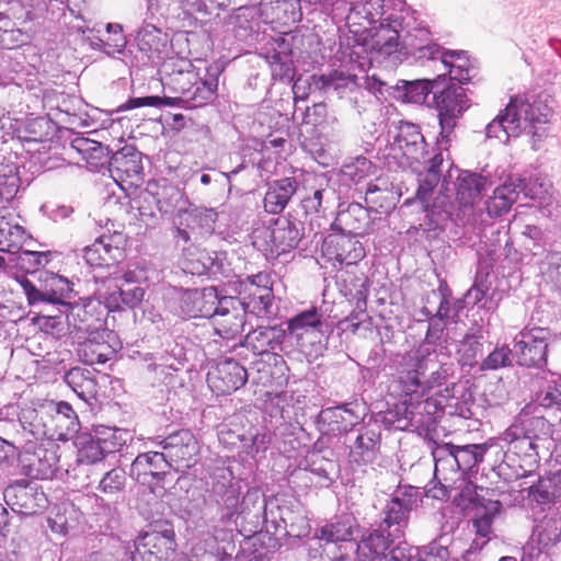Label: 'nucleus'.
<instances>
[{"instance_id":"1","label":"nucleus","mask_w":561,"mask_h":561,"mask_svg":"<svg viewBox=\"0 0 561 561\" xmlns=\"http://www.w3.org/2000/svg\"><path fill=\"white\" fill-rule=\"evenodd\" d=\"M427 147L419 125L400 122L388 157L397 160L398 167L411 168L416 175L417 187L413 196L404 199L401 208L425 211L424 227L437 232L451 218L449 199L444 195L432 198L442 180L443 152L449 149H440L437 145L432 150Z\"/></svg>"},{"instance_id":"2","label":"nucleus","mask_w":561,"mask_h":561,"mask_svg":"<svg viewBox=\"0 0 561 561\" xmlns=\"http://www.w3.org/2000/svg\"><path fill=\"white\" fill-rule=\"evenodd\" d=\"M226 62L216 60L208 65L202 75L191 60L169 58L164 60L158 72L164 90L178 96L147 95L129 98L121 104L119 111H131L144 106H180L187 110L203 107L217 96L219 81L225 71Z\"/></svg>"},{"instance_id":"3","label":"nucleus","mask_w":561,"mask_h":561,"mask_svg":"<svg viewBox=\"0 0 561 561\" xmlns=\"http://www.w3.org/2000/svg\"><path fill=\"white\" fill-rule=\"evenodd\" d=\"M213 482L209 490V506L215 507L216 522L224 528L236 531L243 538H250L255 533L247 529L244 522L251 513L259 516L260 511L266 506L264 494L259 488H249L242 494V480L237 479L229 467L216 468L211 476Z\"/></svg>"},{"instance_id":"4","label":"nucleus","mask_w":561,"mask_h":561,"mask_svg":"<svg viewBox=\"0 0 561 561\" xmlns=\"http://www.w3.org/2000/svg\"><path fill=\"white\" fill-rule=\"evenodd\" d=\"M552 113L541 94H518L486 126V138L506 144L522 133L531 135L535 141L547 136L546 125Z\"/></svg>"},{"instance_id":"5","label":"nucleus","mask_w":561,"mask_h":561,"mask_svg":"<svg viewBox=\"0 0 561 561\" xmlns=\"http://www.w3.org/2000/svg\"><path fill=\"white\" fill-rule=\"evenodd\" d=\"M456 171L458 172V175L456 178V182L454 183L455 201H453L451 196L447 194V192H449L448 179L453 178L451 170L448 171L447 175L442 174V180L439 182L442 183V188L436 194L434 191L432 195V198H435L438 195L446 196L453 206L450 210L451 218L446 222V225H444V228L440 231H437L436 233V231H430L424 227L425 211L408 209L410 214L422 215V218H419V226L420 229L426 233L427 239L438 238L439 234L446 230L449 224H453L457 227L463 225V216L467 214V211L470 210L474 202L481 198L483 193L494 184L489 175L476 173L469 170L456 169Z\"/></svg>"},{"instance_id":"6","label":"nucleus","mask_w":561,"mask_h":561,"mask_svg":"<svg viewBox=\"0 0 561 561\" xmlns=\"http://www.w3.org/2000/svg\"><path fill=\"white\" fill-rule=\"evenodd\" d=\"M492 440L457 445L451 442H435L432 456L436 476L442 473L446 482L471 481L479 472Z\"/></svg>"},{"instance_id":"7","label":"nucleus","mask_w":561,"mask_h":561,"mask_svg":"<svg viewBox=\"0 0 561 561\" xmlns=\"http://www.w3.org/2000/svg\"><path fill=\"white\" fill-rule=\"evenodd\" d=\"M335 284L340 294L353 305L347 317L340 320L336 328L341 332L356 333L359 328L369 330L373 318L367 310L370 279L358 265L339 268Z\"/></svg>"},{"instance_id":"8","label":"nucleus","mask_w":561,"mask_h":561,"mask_svg":"<svg viewBox=\"0 0 561 561\" xmlns=\"http://www.w3.org/2000/svg\"><path fill=\"white\" fill-rule=\"evenodd\" d=\"M170 302L175 314L183 319L222 318L227 319L229 307L234 300L228 299L226 290L217 286L204 288L173 287Z\"/></svg>"},{"instance_id":"9","label":"nucleus","mask_w":561,"mask_h":561,"mask_svg":"<svg viewBox=\"0 0 561 561\" xmlns=\"http://www.w3.org/2000/svg\"><path fill=\"white\" fill-rule=\"evenodd\" d=\"M431 100L427 106L437 112L439 125L435 145L440 149H449L456 139L455 128L469 108L470 100L461 85L454 82L446 83V80L439 88L434 89Z\"/></svg>"},{"instance_id":"10","label":"nucleus","mask_w":561,"mask_h":561,"mask_svg":"<svg viewBox=\"0 0 561 561\" xmlns=\"http://www.w3.org/2000/svg\"><path fill=\"white\" fill-rule=\"evenodd\" d=\"M554 425L542 415L523 410L505 430L502 439L513 445V450L535 453L543 456L553 444Z\"/></svg>"},{"instance_id":"11","label":"nucleus","mask_w":561,"mask_h":561,"mask_svg":"<svg viewBox=\"0 0 561 561\" xmlns=\"http://www.w3.org/2000/svg\"><path fill=\"white\" fill-rule=\"evenodd\" d=\"M304 233L305 224L289 214L278 217L270 227L255 229L252 233V244L267 261H274L295 250Z\"/></svg>"},{"instance_id":"12","label":"nucleus","mask_w":561,"mask_h":561,"mask_svg":"<svg viewBox=\"0 0 561 561\" xmlns=\"http://www.w3.org/2000/svg\"><path fill=\"white\" fill-rule=\"evenodd\" d=\"M228 299L234 300L236 304H232V308L229 307L227 319L217 321L215 328V333L222 339L234 341L243 330L247 316L270 319L276 314L274 291L247 290L242 297L228 295Z\"/></svg>"},{"instance_id":"13","label":"nucleus","mask_w":561,"mask_h":561,"mask_svg":"<svg viewBox=\"0 0 561 561\" xmlns=\"http://www.w3.org/2000/svg\"><path fill=\"white\" fill-rule=\"evenodd\" d=\"M130 438L127 430L98 425L92 431L81 428L70 440L76 448L77 462L94 465L119 451Z\"/></svg>"},{"instance_id":"14","label":"nucleus","mask_w":561,"mask_h":561,"mask_svg":"<svg viewBox=\"0 0 561 561\" xmlns=\"http://www.w3.org/2000/svg\"><path fill=\"white\" fill-rule=\"evenodd\" d=\"M547 193L548 183L537 174L528 172L508 174L485 202V210L491 218L501 217L511 210L520 194L525 198L540 199Z\"/></svg>"},{"instance_id":"15","label":"nucleus","mask_w":561,"mask_h":561,"mask_svg":"<svg viewBox=\"0 0 561 561\" xmlns=\"http://www.w3.org/2000/svg\"><path fill=\"white\" fill-rule=\"evenodd\" d=\"M416 27V11L402 8L374 22L365 30L364 44L370 50L380 55L390 56L403 44V35Z\"/></svg>"},{"instance_id":"16","label":"nucleus","mask_w":561,"mask_h":561,"mask_svg":"<svg viewBox=\"0 0 561 561\" xmlns=\"http://www.w3.org/2000/svg\"><path fill=\"white\" fill-rule=\"evenodd\" d=\"M360 534V526L351 514L336 516L334 520L327 523L314 530L309 539V556L327 554L328 559L335 554L346 552V543L355 542Z\"/></svg>"},{"instance_id":"17","label":"nucleus","mask_w":561,"mask_h":561,"mask_svg":"<svg viewBox=\"0 0 561 561\" xmlns=\"http://www.w3.org/2000/svg\"><path fill=\"white\" fill-rule=\"evenodd\" d=\"M19 283L27 299L28 305H45L47 307L69 306V301L76 298L73 283L59 274L42 270L38 276L39 285L34 284L26 276H22Z\"/></svg>"},{"instance_id":"18","label":"nucleus","mask_w":561,"mask_h":561,"mask_svg":"<svg viewBox=\"0 0 561 561\" xmlns=\"http://www.w3.org/2000/svg\"><path fill=\"white\" fill-rule=\"evenodd\" d=\"M256 516V522L250 533L270 535V539L278 542L284 538H308L307 545L309 546L311 526L309 519L301 515L295 514L288 507L276 506L273 508L264 507L262 513V520Z\"/></svg>"},{"instance_id":"19","label":"nucleus","mask_w":561,"mask_h":561,"mask_svg":"<svg viewBox=\"0 0 561 561\" xmlns=\"http://www.w3.org/2000/svg\"><path fill=\"white\" fill-rule=\"evenodd\" d=\"M229 352L232 356L224 357L207 375L209 388L217 396H227L239 390L249 378L247 368L241 363L247 359L248 346L241 342L240 336L238 342L229 346Z\"/></svg>"},{"instance_id":"20","label":"nucleus","mask_w":561,"mask_h":561,"mask_svg":"<svg viewBox=\"0 0 561 561\" xmlns=\"http://www.w3.org/2000/svg\"><path fill=\"white\" fill-rule=\"evenodd\" d=\"M420 501L419 488L412 485L398 488L382 507L378 526L394 538H404L411 512L419 506Z\"/></svg>"},{"instance_id":"21","label":"nucleus","mask_w":561,"mask_h":561,"mask_svg":"<svg viewBox=\"0 0 561 561\" xmlns=\"http://www.w3.org/2000/svg\"><path fill=\"white\" fill-rule=\"evenodd\" d=\"M175 548L173 525L168 520L157 522L150 531L135 539L129 561H167Z\"/></svg>"},{"instance_id":"22","label":"nucleus","mask_w":561,"mask_h":561,"mask_svg":"<svg viewBox=\"0 0 561 561\" xmlns=\"http://www.w3.org/2000/svg\"><path fill=\"white\" fill-rule=\"evenodd\" d=\"M146 444L159 447L175 471L191 468L197 461L199 446L191 430L181 428L169 433L167 436H152L148 438Z\"/></svg>"},{"instance_id":"23","label":"nucleus","mask_w":561,"mask_h":561,"mask_svg":"<svg viewBox=\"0 0 561 561\" xmlns=\"http://www.w3.org/2000/svg\"><path fill=\"white\" fill-rule=\"evenodd\" d=\"M550 340L551 332L548 328H524L513 340L516 364L527 368L546 367Z\"/></svg>"},{"instance_id":"24","label":"nucleus","mask_w":561,"mask_h":561,"mask_svg":"<svg viewBox=\"0 0 561 561\" xmlns=\"http://www.w3.org/2000/svg\"><path fill=\"white\" fill-rule=\"evenodd\" d=\"M359 540L344 546V554L330 557V561H381L386 551L397 541L398 538L385 529L376 528L363 529L360 527Z\"/></svg>"},{"instance_id":"25","label":"nucleus","mask_w":561,"mask_h":561,"mask_svg":"<svg viewBox=\"0 0 561 561\" xmlns=\"http://www.w3.org/2000/svg\"><path fill=\"white\" fill-rule=\"evenodd\" d=\"M368 413V407L363 400H353L334 407L322 409L318 423L321 431L334 436L355 432L356 425H359Z\"/></svg>"},{"instance_id":"26","label":"nucleus","mask_w":561,"mask_h":561,"mask_svg":"<svg viewBox=\"0 0 561 561\" xmlns=\"http://www.w3.org/2000/svg\"><path fill=\"white\" fill-rule=\"evenodd\" d=\"M337 198L332 178L328 173L316 174L302 187L299 208L306 217L321 218L334 207Z\"/></svg>"},{"instance_id":"27","label":"nucleus","mask_w":561,"mask_h":561,"mask_svg":"<svg viewBox=\"0 0 561 561\" xmlns=\"http://www.w3.org/2000/svg\"><path fill=\"white\" fill-rule=\"evenodd\" d=\"M371 214H378L373 206L365 207L356 202L340 203L330 229L337 234L364 237L375 229V217Z\"/></svg>"},{"instance_id":"28","label":"nucleus","mask_w":561,"mask_h":561,"mask_svg":"<svg viewBox=\"0 0 561 561\" xmlns=\"http://www.w3.org/2000/svg\"><path fill=\"white\" fill-rule=\"evenodd\" d=\"M7 505L20 515H35L48 506V499L38 482L20 479L3 491Z\"/></svg>"},{"instance_id":"29","label":"nucleus","mask_w":561,"mask_h":561,"mask_svg":"<svg viewBox=\"0 0 561 561\" xmlns=\"http://www.w3.org/2000/svg\"><path fill=\"white\" fill-rule=\"evenodd\" d=\"M171 466L159 450L140 453L130 466V476L142 485H147L152 492L157 489H165L172 481Z\"/></svg>"},{"instance_id":"30","label":"nucleus","mask_w":561,"mask_h":561,"mask_svg":"<svg viewBox=\"0 0 561 561\" xmlns=\"http://www.w3.org/2000/svg\"><path fill=\"white\" fill-rule=\"evenodd\" d=\"M344 445L348 448V462L358 468L373 466L381 447V434L378 427L360 425L355 432L347 433Z\"/></svg>"},{"instance_id":"31","label":"nucleus","mask_w":561,"mask_h":561,"mask_svg":"<svg viewBox=\"0 0 561 561\" xmlns=\"http://www.w3.org/2000/svg\"><path fill=\"white\" fill-rule=\"evenodd\" d=\"M154 204L162 215L180 216L192 206L185 193L165 179L148 183L145 192L139 196V202Z\"/></svg>"},{"instance_id":"32","label":"nucleus","mask_w":561,"mask_h":561,"mask_svg":"<svg viewBox=\"0 0 561 561\" xmlns=\"http://www.w3.org/2000/svg\"><path fill=\"white\" fill-rule=\"evenodd\" d=\"M133 277V272H126L108 280L106 291L101 295L107 312L135 309L141 304L145 289Z\"/></svg>"},{"instance_id":"33","label":"nucleus","mask_w":561,"mask_h":561,"mask_svg":"<svg viewBox=\"0 0 561 561\" xmlns=\"http://www.w3.org/2000/svg\"><path fill=\"white\" fill-rule=\"evenodd\" d=\"M182 270L194 276L228 277L231 268L227 252L209 251L199 247L182 255Z\"/></svg>"},{"instance_id":"34","label":"nucleus","mask_w":561,"mask_h":561,"mask_svg":"<svg viewBox=\"0 0 561 561\" xmlns=\"http://www.w3.org/2000/svg\"><path fill=\"white\" fill-rule=\"evenodd\" d=\"M432 366L428 359H421L419 348L413 356H409L404 367L398 371V388L410 404L414 401L419 402L427 394L424 377Z\"/></svg>"},{"instance_id":"35","label":"nucleus","mask_w":561,"mask_h":561,"mask_svg":"<svg viewBox=\"0 0 561 561\" xmlns=\"http://www.w3.org/2000/svg\"><path fill=\"white\" fill-rule=\"evenodd\" d=\"M348 237L337 233L328 234L321 244L322 255L333 265L339 264V268L350 267L351 265H358L365 255V248L362 242Z\"/></svg>"},{"instance_id":"36","label":"nucleus","mask_w":561,"mask_h":561,"mask_svg":"<svg viewBox=\"0 0 561 561\" xmlns=\"http://www.w3.org/2000/svg\"><path fill=\"white\" fill-rule=\"evenodd\" d=\"M245 341L255 355L272 354L282 358L291 351L283 324L257 325L247 334Z\"/></svg>"},{"instance_id":"37","label":"nucleus","mask_w":561,"mask_h":561,"mask_svg":"<svg viewBox=\"0 0 561 561\" xmlns=\"http://www.w3.org/2000/svg\"><path fill=\"white\" fill-rule=\"evenodd\" d=\"M142 171V154L134 145L126 144L113 150L107 172L122 188L123 183L128 180L130 185L140 181Z\"/></svg>"},{"instance_id":"38","label":"nucleus","mask_w":561,"mask_h":561,"mask_svg":"<svg viewBox=\"0 0 561 561\" xmlns=\"http://www.w3.org/2000/svg\"><path fill=\"white\" fill-rule=\"evenodd\" d=\"M54 400L36 399L20 407L18 423L22 430L38 439H49Z\"/></svg>"},{"instance_id":"39","label":"nucleus","mask_w":561,"mask_h":561,"mask_svg":"<svg viewBox=\"0 0 561 561\" xmlns=\"http://www.w3.org/2000/svg\"><path fill=\"white\" fill-rule=\"evenodd\" d=\"M402 49L405 54L413 57L414 60L424 62L425 60L439 61L440 54L445 50L437 43L432 42L431 32L422 21L416 16V27L403 35Z\"/></svg>"},{"instance_id":"40","label":"nucleus","mask_w":561,"mask_h":561,"mask_svg":"<svg viewBox=\"0 0 561 561\" xmlns=\"http://www.w3.org/2000/svg\"><path fill=\"white\" fill-rule=\"evenodd\" d=\"M446 80V75H437L433 79L398 80L387 90L397 101L411 104L428 103V96L434 89L439 88Z\"/></svg>"},{"instance_id":"41","label":"nucleus","mask_w":561,"mask_h":561,"mask_svg":"<svg viewBox=\"0 0 561 561\" xmlns=\"http://www.w3.org/2000/svg\"><path fill=\"white\" fill-rule=\"evenodd\" d=\"M504 453L502 462L499 465V474L504 480L514 481L529 478L536 474L539 468L541 456L535 453L513 450V445Z\"/></svg>"},{"instance_id":"42","label":"nucleus","mask_w":561,"mask_h":561,"mask_svg":"<svg viewBox=\"0 0 561 561\" xmlns=\"http://www.w3.org/2000/svg\"><path fill=\"white\" fill-rule=\"evenodd\" d=\"M490 331L483 325L471 327L460 340L457 354L458 362L462 367L473 368L480 366L485 350H489L492 343L489 341Z\"/></svg>"},{"instance_id":"43","label":"nucleus","mask_w":561,"mask_h":561,"mask_svg":"<svg viewBox=\"0 0 561 561\" xmlns=\"http://www.w3.org/2000/svg\"><path fill=\"white\" fill-rule=\"evenodd\" d=\"M114 237L102 234L88 247H84L82 257L88 266L93 270H110L123 259V250L119 245L113 244Z\"/></svg>"},{"instance_id":"44","label":"nucleus","mask_w":561,"mask_h":561,"mask_svg":"<svg viewBox=\"0 0 561 561\" xmlns=\"http://www.w3.org/2000/svg\"><path fill=\"white\" fill-rule=\"evenodd\" d=\"M440 65L444 67L449 82L457 81L462 85L478 77L479 67L476 59H470L466 50L445 49L440 54Z\"/></svg>"},{"instance_id":"45","label":"nucleus","mask_w":561,"mask_h":561,"mask_svg":"<svg viewBox=\"0 0 561 561\" xmlns=\"http://www.w3.org/2000/svg\"><path fill=\"white\" fill-rule=\"evenodd\" d=\"M184 343V337L173 339L169 336L162 343L160 352L146 353L144 360L148 363V370L157 371L158 368L165 367L178 371L187 362Z\"/></svg>"},{"instance_id":"46","label":"nucleus","mask_w":561,"mask_h":561,"mask_svg":"<svg viewBox=\"0 0 561 561\" xmlns=\"http://www.w3.org/2000/svg\"><path fill=\"white\" fill-rule=\"evenodd\" d=\"M70 146L87 162L93 172L107 171L113 149L103 145L101 141L84 137L82 134H73L70 139Z\"/></svg>"},{"instance_id":"47","label":"nucleus","mask_w":561,"mask_h":561,"mask_svg":"<svg viewBox=\"0 0 561 561\" xmlns=\"http://www.w3.org/2000/svg\"><path fill=\"white\" fill-rule=\"evenodd\" d=\"M53 407L49 439L68 442L81 430L78 414L67 401L54 400Z\"/></svg>"},{"instance_id":"48","label":"nucleus","mask_w":561,"mask_h":561,"mask_svg":"<svg viewBox=\"0 0 561 561\" xmlns=\"http://www.w3.org/2000/svg\"><path fill=\"white\" fill-rule=\"evenodd\" d=\"M64 381L88 407L93 409L98 405L99 385L92 370L79 366L72 367L65 373Z\"/></svg>"},{"instance_id":"49","label":"nucleus","mask_w":561,"mask_h":561,"mask_svg":"<svg viewBox=\"0 0 561 561\" xmlns=\"http://www.w3.org/2000/svg\"><path fill=\"white\" fill-rule=\"evenodd\" d=\"M300 185L301 181L296 175L285 176L268 183L264 196L265 210L271 214L283 211L293 196L299 192Z\"/></svg>"},{"instance_id":"50","label":"nucleus","mask_w":561,"mask_h":561,"mask_svg":"<svg viewBox=\"0 0 561 561\" xmlns=\"http://www.w3.org/2000/svg\"><path fill=\"white\" fill-rule=\"evenodd\" d=\"M421 359H428L433 364L424 377V385L427 394L435 388L445 386V389H451L456 386L455 375L456 365L453 362L439 363L437 360V353L434 350L432 353L428 350L420 347Z\"/></svg>"},{"instance_id":"51","label":"nucleus","mask_w":561,"mask_h":561,"mask_svg":"<svg viewBox=\"0 0 561 561\" xmlns=\"http://www.w3.org/2000/svg\"><path fill=\"white\" fill-rule=\"evenodd\" d=\"M327 320L321 309L310 307L304 309L293 317L288 318L285 322L286 333L290 346L304 340L308 333L317 328L323 327V321Z\"/></svg>"},{"instance_id":"52","label":"nucleus","mask_w":561,"mask_h":561,"mask_svg":"<svg viewBox=\"0 0 561 561\" xmlns=\"http://www.w3.org/2000/svg\"><path fill=\"white\" fill-rule=\"evenodd\" d=\"M103 304V300L93 298V297H84V298H72L69 301V306L62 308V312H65L67 322L73 323L76 328L79 330H90L95 328L94 321H100V318L96 317V309Z\"/></svg>"},{"instance_id":"53","label":"nucleus","mask_w":561,"mask_h":561,"mask_svg":"<svg viewBox=\"0 0 561 561\" xmlns=\"http://www.w3.org/2000/svg\"><path fill=\"white\" fill-rule=\"evenodd\" d=\"M311 471V479L316 483V488H331L341 476V466L337 459L329 458L321 453H311L306 459Z\"/></svg>"},{"instance_id":"54","label":"nucleus","mask_w":561,"mask_h":561,"mask_svg":"<svg viewBox=\"0 0 561 561\" xmlns=\"http://www.w3.org/2000/svg\"><path fill=\"white\" fill-rule=\"evenodd\" d=\"M58 446L50 444V448L43 445L35 448L28 458L27 474L37 480H48L56 477L59 467Z\"/></svg>"},{"instance_id":"55","label":"nucleus","mask_w":561,"mask_h":561,"mask_svg":"<svg viewBox=\"0 0 561 561\" xmlns=\"http://www.w3.org/2000/svg\"><path fill=\"white\" fill-rule=\"evenodd\" d=\"M57 124L48 116H27L16 128L22 142H45L57 133Z\"/></svg>"},{"instance_id":"56","label":"nucleus","mask_w":561,"mask_h":561,"mask_svg":"<svg viewBox=\"0 0 561 561\" xmlns=\"http://www.w3.org/2000/svg\"><path fill=\"white\" fill-rule=\"evenodd\" d=\"M135 41L138 50L152 62L161 59V54L168 46L167 33L152 23H145L137 32Z\"/></svg>"},{"instance_id":"57","label":"nucleus","mask_w":561,"mask_h":561,"mask_svg":"<svg viewBox=\"0 0 561 561\" xmlns=\"http://www.w3.org/2000/svg\"><path fill=\"white\" fill-rule=\"evenodd\" d=\"M311 87L324 93L336 92L339 95H343L357 87V76L345 73L339 69L329 73H313L309 77V88Z\"/></svg>"},{"instance_id":"58","label":"nucleus","mask_w":561,"mask_h":561,"mask_svg":"<svg viewBox=\"0 0 561 561\" xmlns=\"http://www.w3.org/2000/svg\"><path fill=\"white\" fill-rule=\"evenodd\" d=\"M273 436V432L265 426L249 425L243 438L240 457L254 460L264 458L272 444Z\"/></svg>"},{"instance_id":"59","label":"nucleus","mask_w":561,"mask_h":561,"mask_svg":"<svg viewBox=\"0 0 561 561\" xmlns=\"http://www.w3.org/2000/svg\"><path fill=\"white\" fill-rule=\"evenodd\" d=\"M333 332L332 324L324 320L322 328H317L296 343V346L309 363L322 357L328 350L329 337Z\"/></svg>"},{"instance_id":"60","label":"nucleus","mask_w":561,"mask_h":561,"mask_svg":"<svg viewBox=\"0 0 561 561\" xmlns=\"http://www.w3.org/2000/svg\"><path fill=\"white\" fill-rule=\"evenodd\" d=\"M16 156L0 153V197L11 202L21 187V176Z\"/></svg>"},{"instance_id":"61","label":"nucleus","mask_w":561,"mask_h":561,"mask_svg":"<svg viewBox=\"0 0 561 561\" xmlns=\"http://www.w3.org/2000/svg\"><path fill=\"white\" fill-rule=\"evenodd\" d=\"M247 417L243 414H233L217 428V436L220 445L229 451H236L239 456L243 446V438L247 427L243 421Z\"/></svg>"},{"instance_id":"62","label":"nucleus","mask_w":561,"mask_h":561,"mask_svg":"<svg viewBox=\"0 0 561 561\" xmlns=\"http://www.w3.org/2000/svg\"><path fill=\"white\" fill-rule=\"evenodd\" d=\"M476 513L472 518V526L476 535L481 539L490 538L494 517L501 513L502 503L499 500H485L484 497L474 499Z\"/></svg>"},{"instance_id":"63","label":"nucleus","mask_w":561,"mask_h":561,"mask_svg":"<svg viewBox=\"0 0 561 561\" xmlns=\"http://www.w3.org/2000/svg\"><path fill=\"white\" fill-rule=\"evenodd\" d=\"M408 400L393 404L386 411L374 414L375 424H381L388 431H407L412 426L413 412L409 410Z\"/></svg>"},{"instance_id":"64","label":"nucleus","mask_w":561,"mask_h":561,"mask_svg":"<svg viewBox=\"0 0 561 561\" xmlns=\"http://www.w3.org/2000/svg\"><path fill=\"white\" fill-rule=\"evenodd\" d=\"M523 491H527L528 497L538 504L552 503L561 493V469L548 478L538 477L536 482Z\"/></svg>"}]
</instances>
